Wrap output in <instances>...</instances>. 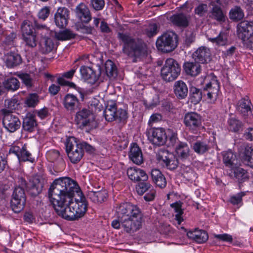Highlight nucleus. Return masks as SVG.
<instances>
[{"label": "nucleus", "instance_id": "obj_64", "mask_svg": "<svg viewBox=\"0 0 253 253\" xmlns=\"http://www.w3.org/2000/svg\"><path fill=\"white\" fill-rule=\"evenodd\" d=\"M244 46L251 50H253V37H251L246 41L243 42Z\"/></svg>", "mask_w": 253, "mask_h": 253}, {"label": "nucleus", "instance_id": "obj_24", "mask_svg": "<svg viewBox=\"0 0 253 253\" xmlns=\"http://www.w3.org/2000/svg\"><path fill=\"white\" fill-rule=\"evenodd\" d=\"M173 89L174 94L177 99L182 100L187 97L189 93L188 87L183 81L179 80L175 82Z\"/></svg>", "mask_w": 253, "mask_h": 253}, {"label": "nucleus", "instance_id": "obj_42", "mask_svg": "<svg viewBox=\"0 0 253 253\" xmlns=\"http://www.w3.org/2000/svg\"><path fill=\"white\" fill-rule=\"evenodd\" d=\"M236 158V156L231 151L226 152L223 155V162L225 166L231 169L234 167L235 165L234 161Z\"/></svg>", "mask_w": 253, "mask_h": 253}, {"label": "nucleus", "instance_id": "obj_51", "mask_svg": "<svg viewBox=\"0 0 253 253\" xmlns=\"http://www.w3.org/2000/svg\"><path fill=\"white\" fill-rule=\"evenodd\" d=\"M194 241L198 243H203L208 239L207 233L204 230H198Z\"/></svg>", "mask_w": 253, "mask_h": 253}, {"label": "nucleus", "instance_id": "obj_4", "mask_svg": "<svg viewBox=\"0 0 253 253\" xmlns=\"http://www.w3.org/2000/svg\"><path fill=\"white\" fill-rule=\"evenodd\" d=\"M220 90V83L216 77H213L203 89L191 86L189 89V100L193 104H198L203 98L214 102L217 98Z\"/></svg>", "mask_w": 253, "mask_h": 253}, {"label": "nucleus", "instance_id": "obj_38", "mask_svg": "<svg viewBox=\"0 0 253 253\" xmlns=\"http://www.w3.org/2000/svg\"><path fill=\"white\" fill-rule=\"evenodd\" d=\"M42 184L38 178L30 181L27 185V189L30 193L34 196L40 194L42 190Z\"/></svg>", "mask_w": 253, "mask_h": 253}, {"label": "nucleus", "instance_id": "obj_1", "mask_svg": "<svg viewBox=\"0 0 253 253\" xmlns=\"http://www.w3.org/2000/svg\"><path fill=\"white\" fill-rule=\"evenodd\" d=\"M48 197L57 214L68 221L78 220L87 211V202L77 183L68 177L55 179Z\"/></svg>", "mask_w": 253, "mask_h": 253}, {"label": "nucleus", "instance_id": "obj_28", "mask_svg": "<svg viewBox=\"0 0 253 253\" xmlns=\"http://www.w3.org/2000/svg\"><path fill=\"white\" fill-rule=\"evenodd\" d=\"M79 104L78 98L72 94H67L64 98V106L66 110L70 112H74L79 107Z\"/></svg>", "mask_w": 253, "mask_h": 253}, {"label": "nucleus", "instance_id": "obj_33", "mask_svg": "<svg viewBox=\"0 0 253 253\" xmlns=\"http://www.w3.org/2000/svg\"><path fill=\"white\" fill-rule=\"evenodd\" d=\"M251 101L248 97H246L239 101L237 109L245 117L248 116L249 113L253 115V110L251 108Z\"/></svg>", "mask_w": 253, "mask_h": 253}, {"label": "nucleus", "instance_id": "obj_29", "mask_svg": "<svg viewBox=\"0 0 253 253\" xmlns=\"http://www.w3.org/2000/svg\"><path fill=\"white\" fill-rule=\"evenodd\" d=\"M128 156L133 163L137 165H140L143 162L141 150L136 143H133L131 146Z\"/></svg>", "mask_w": 253, "mask_h": 253}, {"label": "nucleus", "instance_id": "obj_10", "mask_svg": "<svg viewBox=\"0 0 253 253\" xmlns=\"http://www.w3.org/2000/svg\"><path fill=\"white\" fill-rule=\"evenodd\" d=\"M24 190L20 187H15L10 201V207L15 213H19L24 208L26 203Z\"/></svg>", "mask_w": 253, "mask_h": 253}, {"label": "nucleus", "instance_id": "obj_61", "mask_svg": "<svg viewBox=\"0 0 253 253\" xmlns=\"http://www.w3.org/2000/svg\"><path fill=\"white\" fill-rule=\"evenodd\" d=\"M100 29L101 32L104 33H109L112 31L108 24L104 21L101 22Z\"/></svg>", "mask_w": 253, "mask_h": 253}, {"label": "nucleus", "instance_id": "obj_46", "mask_svg": "<svg viewBox=\"0 0 253 253\" xmlns=\"http://www.w3.org/2000/svg\"><path fill=\"white\" fill-rule=\"evenodd\" d=\"M244 13L243 10L238 6L231 9L229 12L230 18L234 21H239L243 18Z\"/></svg>", "mask_w": 253, "mask_h": 253}, {"label": "nucleus", "instance_id": "obj_57", "mask_svg": "<svg viewBox=\"0 0 253 253\" xmlns=\"http://www.w3.org/2000/svg\"><path fill=\"white\" fill-rule=\"evenodd\" d=\"M147 35L151 37L156 35L158 32V26L156 24H151L147 29Z\"/></svg>", "mask_w": 253, "mask_h": 253}, {"label": "nucleus", "instance_id": "obj_8", "mask_svg": "<svg viewBox=\"0 0 253 253\" xmlns=\"http://www.w3.org/2000/svg\"><path fill=\"white\" fill-rule=\"evenodd\" d=\"M180 72V66L178 62L172 58H169L161 69V77L166 82H172L178 77Z\"/></svg>", "mask_w": 253, "mask_h": 253}, {"label": "nucleus", "instance_id": "obj_58", "mask_svg": "<svg viewBox=\"0 0 253 253\" xmlns=\"http://www.w3.org/2000/svg\"><path fill=\"white\" fill-rule=\"evenodd\" d=\"M80 144L82 150H84L88 153L92 154L95 151V148L93 146L90 145L86 142H83L82 143H80Z\"/></svg>", "mask_w": 253, "mask_h": 253}, {"label": "nucleus", "instance_id": "obj_32", "mask_svg": "<svg viewBox=\"0 0 253 253\" xmlns=\"http://www.w3.org/2000/svg\"><path fill=\"white\" fill-rule=\"evenodd\" d=\"M183 69L186 74L192 77H195L201 72V66L200 63L195 61L186 62L184 63Z\"/></svg>", "mask_w": 253, "mask_h": 253}, {"label": "nucleus", "instance_id": "obj_56", "mask_svg": "<svg viewBox=\"0 0 253 253\" xmlns=\"http://www.w3.org/2000/svg\"><path fill=\"white\" fill-rule=\"evenodd\" d=\"M208 10V6L206 4H201L195 9V14L200 16H202Z\"/></svg>", "mask_w": 253, "mask_h": 253}, {"label": "nucleus", "instance_id": "obj_52", "mask_svg": "<svg viewBox=\"0 0 253 253\" xmlns=\"http://www.w3.org/2000/svg\"><path fill=\"white\" fill-rule=\"evenodd\" d=\"M18 105V100L16 98L6 99L4 101L5 107L10 110L15 109Z\"/></svg>", "mask_w": 253, "mask_h": 253}, {"label": "nucleus", "instance_id": "obj_26", "mask_svg": "<svg viewBox=\"0 0 253 253\" xmlns=\"http://www.w3.org/2000/svg\"><path fill=\"white\" fill-rule=\"evenodd\" d=\"M172 23L178 27L186 28L188 26L190 16L182 13L175 14L170 17Z\"/></svg>", "mask_w": 253, "mask_h": 253}, {"label": "nucleus", "instance_id": "obj_47", "mask_svg": "<svg viewBox=\"0 0 253 253\" xmlns=\"http://www.w3.org/2000/svg\"><path fill=\"white\" fill-rule=\"evenodd\" d=\"M39 102V96L37 93H31L26 98L25 104L29 107H35Z\"/></svg>", "mask_w": 253, "mask_h": 253}, {"label": "nucleus", "instance_id": "obj_5", "mask_svg": "<svg viewBox=\"0 0 253 253\" xmlns=\"http://www.w3.org/2000/svg\"><path fill=\"white\" fill-rule=\"evenodd\" d=\"M178 37L172 31H168L159 37L156 41V46L159 50L163 52H170L177 46Z\"/></svg>", "mask_w": 253, "mask_h": 253}, {"label": "nucleus", "instance_id": "obj_18", "mask_svg": "<svg viewBox=\"0 0 253 253\" xmlns=\"http://www.w3.org/2000/svg\"><path fill=\"white\" fill-rule=\"evenodd\" d=\"M136 190L139 195H142L146 192H149L144 196V199L146 201H151L155 197L156 191L153 189L151 184L147 181H141L136 185Z\"/></svg>", "mask_w": 253, "mask_h": 253}, {"label": "nucleus", "instance_id": "obj_20", "mask_svg": "<svg viewBox=\"0 0 253 253\" xmlns=\"http://www.w3.org/2000/svg\"><path fill=\"white\" fill-rule=\"evenodd\" d=\"M69 10L68 8L63 7L58 8L54 14V22L56 25L60 28L66 26L69 16Z\"/></svg>", "mask_w": 253, "mask_h": 253}, {"label": "nucleus", "instance_id": "obj_49", "mask_svg": "<svg viewBox=\"0 0 253 253\" xmlns=\"http://www.w3.org/2000/svg\"><path fill=\"white\" fill-rule=\"evenodd\" d=\"M217 3H220V0H217ZM211 14L210 17L218 21H221V8L220 5H213Z\"/></svg>", "mask_w": 253, "mask_h": 253}, {"label": "nucleus", "instance_id": "obj_34", "mask_svg": "<svg viewBox=\"0 0 253 253\" xmlns=\"http://www.w3.org/2000/svg\"><path fill=\"white\" fill-rule=\"evenodd\" d=\"M39 46L40 52L42 54H46L53 50L54 48V43L51 38L43 37L40 41Z\"/></svg>", "mask_w": 253, "mask_h": 253}, {"label": "nucleus", "instance_id": "obj_62", "mask_svg": "<svg viewBox=\"0 0 253 253\" xmlns=\"http://www.w3.org/2000/svg\"><path fill=\"white\" fill-rule=\"evenodd\" d=\"M181 172L184 177L188 179H190L191 178V175L193 174V170L188 167H186L183 169V171L181 170Z\"/></svg>", "mask_w": 253, "mask_h": 253}, {"label": "nucleus", "instance_id": "obj_35", "mask_svg": "<svg viewBox=\"0 0 253 253\" xmlns=\"http://www.w3.org/2000/svg\"><path fill=\"white\" fill-rule=\"evenodd\" d=\"M152 179L155 184L161 188L166 186L167 181L161 171L158 169H153L151 172Z\"/></svg>", "mask_w": 253, "mask_h": 253}, {"label": "nucleus", "instance_id": "obj_60", "mask_svg": "<svg viewBox=\"0 0 253 253\" xmlns=\"http://www.w3.org/2000/svg\"><path fill=\"white\" fill-rule=\"evenodd\" d=\"M162 119V116L160 114L156 113L151 115L149 121V124L157 123Z\"/></svg>", "mask_w": 253, "mask_h": 253}, {"label": "nucleus", "instance_id": "obj_6", "mask_svg": "<svg viewBox=\"0 0 253 253\" xmlns=\"http://www.w3.org/2000/svg\"><path fill=\"white\" fill-rule=\"evenodd\" d=\"M75 122L81 129L88 127L92 129L98 126V123L95 119L94 114L86 108H83L76 113Z\"/></svg>", "mask_w": 253, "mask_h": 253}, {"label": "nucleus", "instance_id": "obj_16", "mask_svg": "<svg viewBox=\"0 0 253 253\" xmlns=\"http://www.w3.org/2000/svg\"><path fill=\"white\" fill-rule=\"evenodd\" d=\"M238 152L242 162L253 168V147L247 144H243L240 146Z\"/></svg>", "mask_w": 253, "mask_h": 253}, {"label": "nucleus", "instance_id": "obj_25", "mask_svg": "<svg viewBox=\"0 0 253 253\" xmlns=\"http://www.w3.org/2000/svg\"><path fill=\"white\" fill-rule=\"evenodd\" d=\"M77 17L84 23H87L91 19L89 8L84 3L78 4L75 9Z\"/></svg>", "mask_w": 253, "mask_h": 253}, {"label": "nucleus", "instance_id": "obj_40", "mask_svg": "<svg viewBox=\"0 0 253 253\" xmlns=\"http://www.w3.org/2000/svg\"><path fill=\"white\" fill-rule=\"evenodd\" d=\"M2 84L4 87L8 90H16L20 86L19 82L14 77H11L5 79Z\"/></svg>", "mask_w": 253, "mask_h": 253}, {"label": "nucleus", "instance_id": "obj_59", "mask_svg": "<svg viewBox=\"0 0 253 253\" xmlns=\"http://www.w3.org/2000/svg\"><path fill=\"white\" fill-rule=\"evenodd\" d=\"M38 116L41 119H44L47 117L49 115L48 109L46 107H44L40 110L36 111Z\"/></svg>", "mask_w": 253, "mask_h": 253}, {"label": "nucleus", "instance_id": "obj_39", "mask_svg": "<svg viewBox=\"0 0 253 253\" xmlns=\"http://www.w3.org/2000/svg\"><path fill=\"white\" fill-rule=\"evenodd\" d=\"M192 148L196 153L201 155L209 151L211 146L206 141H197L193 144Z\"/></svg>", "mask_w": 253, "mask_h": 253}, {"label": "nucleus", "instance_id": "obj_41", "mask_svg": "<svg viewBox=\"0 0 253 253\" xmlns=\"http://www.w3.org/2000/svg\"><path fill=\"white\" fill-rule=\"evenodd\" d=\"M105 70L107 76L111 78H115L117 76V69L115 64L110 60H108L104 65Z\"/></svg>", "mask_w": 253, "mask_h": 253}, {"label": "nucleus", "instance_id": "obj_2", "mask_svg": "<svg viewBox=\"0 0 253 253\" xmlns=\"http://www.w3.org/2000/svg\"><path fill=\"white\" fill-rule=\"evenodd\" d=\"M117 219L112 222L115 229L123 228L127 233H133L142 226V214L140 209L129 203H122L117 207Z\"/></svg>", "mask_w": 253, "mask_h": 253}, {"label": "nucleus", "instance_id": "obj_45", "mask_svg": "<svg viewBox=\"0 0 253 253\" xmlns=\"http://www.w3.org/2000/svg\"><path fill=\"white\" fill-rule=\"evenodd\" d=\"M75 36L76 34L67 29L55 33V38L60 41H65L74 39Z\"/></svg>", "mask_w": 253, "mask_h": 253}, {"label": "nucleus", "instance_id": "obj_15", "mask_svg": "<svg viewBox=\"0 0 253 253\" xmlns=\"http://www.w3.org/2000/svg\"><path fill=\"white\" fill-rule=\"evenodd\" d=\"M183 123L189 130L194 132L197 131L202 125V117L196 112L187 113L184 115Z\"/></svg>", "mask_w": 253, "mask_h": 253}, {"label": "nucleus", "instance_id": "obj_44", "mask_svg": "<svg viewBox=\"0 0 253 253\" xmlns=\"http://www.w3.org/2000/svg\"><path fill=\"white\" fill-rule=\"evenodd\" d=\"M228 128L233 132L240 131L243 127V123L235 117H231L228 121Z\"/></svg>", "mask_w": 253, "mask_h": 253}, {"label": "nucleus", "instance_id": "obj_36", "mask_svg": "<svg viewBox=\"0 0 253 253\" xmlns=\"http://www.w3.org/2000/svg\"><path fill=\"white\" fill-rule=\"evenodd\" d=\"M117 105L113 101L109 102L104 111V116L106 121L112 122L115 120Z\"/></svg>", "mask_w": 253, "mask_h": 253}, {"label": "nucleus", "instance_id": "obj_21", "mask_svg": "<svg viewBox=\"0 0 253 253\" xmlns=\"http://www.w3.org/2000/svg\"><path fill=\"white\" fill-rule=\"evenodd\" d=\"M226 174L231 178H235L239 183L244 182L249 178L248 172L246 170L236 166L231 169H227Z\"/></svg>", "mask_w": 253, "mask_h": 253}, {"label": "nucleus", "instance_id": "obj_17", "mask_svg": "<svg viewBox=\"0 0 253 253\" xmlns=\"http://www.w3.org/2000/svg\"><path fill=\"white\" fill-rule=\"evenodd\" d=\"M253 35V22L243 21L237 25V35L239 39L245 42Z\"/></svg>", "mask_w": 253, "mask_h": 253}, {"label": "nucleus", "instance_id": "obj_55", "mask_svg": "<svg viewBox=\"0 0 253 253\" xmlns=\"http://www.w3.org/2000/svg\"><path fill=\"white\" fill-rule=\"evenodd\" d=\"M50 9L49 7L45 6L42 8L38 13V17L43 20H45L49 16Z\"/></svg>", "mask_w": 253, "mask_h": 253}, {"label": "nucleus", "instance_id": "obj_14", "mask_svg": "<svg viewBox=\"0 0 253 253\" xmlns=\"http://www.w3.org/2000/svg\"><path fill=\"white\" fill-rule=\"evenodd\" d=\"M1 112L5 114L2 119V124L7 131L14 132L20 128L21 122L17 116L10 113L5 114L7 112L6 109L1 110Z\"/></svg>", "mask_w": 253, "mask_h": 253}, {"label": "nucleus", "instance_id": "obj_22", "mask_svg": "<svg viewBox=\"0 0 253 253\" xmlns=\"http://www.w3.org/2000/svg\"><path fill=\"white\" fill-rule=\"evenodd\" d=\"M80 73L82 78L91 84L97 82L100 74V71L97 73L92 68L84 66L81 67Z\"/></svg>", "mask_w": 253, "mask_h": 253}, {"label": "nucleus", "instance_id": "obj_43", "mask_svg": "<svg viewBox=\"0 0 253 253\" xmlns=\"http://www.w3.org/2000/svg\"><path fill=\"white\" fill-rule=\"evenodd\" d=\"M182 203L180 201L176 202L170 205L171 208L174 209L175 212L176 214L175 215V219L177 221L178 224H180L181 222L183 220L181 216L183 213V210L181 209Z\"/></svg>", "mask_w": 253, "mask_h": 253}, {"label": "nucleus", "instance_id": "obj_30", "mask_svg": "<svg viewBox=\"0 0 253 253\" xmlns=\"http://www.w3.org/2000/svg\"><path fill=\"white\" fill-rule=\"evenodd\" d=\"M107 193L105 190L99 191H89L87 194V197L94 203L101 204L106 200Z\"/></svg>", "mask_w": 253, "mask_h": 253}, {"label": "nucleus", "instance_id": "obj_37", "mask_svg": "<svg viewBox=\"0 0 253 253\" xmlns=\"http://www.w3.org/2000/svg\"><path fill=\"white\" fill-rule=\"evenodd\" d=\"M22 62L21 56L15 52H10L6 55L5 64L8 68L16 67Z\"/></svg>", "mask_w": 253, "mask_h": 253}, {"label": "nucleus", "instance_id": "obj_9", "mask_svg": "<svg viewBox=\"0 0 253 253\" xmlns=\"http://www.w3.org/2000/svg\"><path fill=\"white\" fill-rule=\"evenodd\" d=\"M22 36L25 44L30 47L37 46V35L30 21L25 20L21 26Z\"/></svg>", "mask_w": 253, "mask_h": 253}, {"label": "nucleus", "instance_id": "obj_12", "mask_svg": "<svg viewBox=\"0 0 253 253\" xmlns=\"http://www.w3.org/2000/svg\"><path fill=\"white\" fill-rule=\"evenodd\" d=\"M9 153L15 154L19 162H30L34 163L35 159L32 157V154L27 150L26 144L18 143L12 146L9 149Z\"/></svg>", "mask_w": 253, "mask_h": 253}, {"label": "nucleus", "instance_id": "obj_50", "mask_svg": "<svg viewBox=\"0 0 253 253\" xmlns=\"http://www.w3.org/2000/svg\"><path fill=\"white\" fill-rule=\"evenodd\" d=\"M105 0H89V6L95 11L102 10L105 7Z\"/></svg>", "mask_w": 253, "mask_h": 253}, {"label": "nucleus", "instance_id": "obj_19", "mask_svg": "<svg viewBox=\"0 0 253 253\" xmlns=\"http://www.w3.org/2000/svg\"><path fill=\"white\" fill-rule=\"evenodd\" d=\"M194 61L201 64H206L211 60V53L210 48L202 46L199 47L192 55Z\"/></svg>", "mask_w": 253, "mask_h": 253}, {"label": "nucleus", "instance_id": "obj_48", "mask_svg": "<svg viewBox=\"0 0 253 253\" xmlns=\"http://www.w3.org/2000/svg\"><path fill=\"white\" fill-rule=\"evenodd\" d=\"M127 118V113L126 110L122 109L117 110L115 121L124 125L126 123Z\"/></svg>", "mask_w": 253, "mask_h": 253}, {"label": "nucleus", "instance_id": "obj_13", "mask_svg": "<svg viewBox=\"0 0 253 253\" xmlns=\"http://www.w3.org/2000/svg\"><path fill=\"white\" fill-rule=\"evenodd\" d=\"M149 141L156 146H162L165 144L167 136L163 128H151L147 131Z\"/></svg>", "mask_w": 253, "mask_h": 253}, {"label": "nucleus", "instance_id": "obj_53", "mask_svg": "<svg viewBox=\"0 0 253 253\" xmlns=\"http://www.w3.org/2000/svg\"><path fill=\"white\" fill-rule=\"evenodd\" d=\"M23 83L28 87H31L33 85V80L30 75L28 74H21L18 75Z\"/></svg>", "mask_w": 253, "mask_h": 253}, {"label": "nucleus", "instance_id": "obj_27", "mask_svg": "<svg viewBox=\"0 0 253 253\" xmlns=\"http://www.w3.org/2000/svg\"><path fill=\"white\" fill-rule=\"evenodd\" d=\"M175 152L181 161L183 162L189 160L190 150L186 142H179L175 147Z\"/></svg>", "mask_w": 253, "mask_h": 253}, {"label": "nucleus", "instance_id": "obj_3", "mask_svg": "<svg viewBox=\"0 0 253 253\" xmlns=\"http://www.w3.org/2000/svg\"><path fill=\"white\" fill-rule=\"evenodd\" d=\"M118 38L122 45V52L136 62L148 55L146 43L141 39L134 38L128 33H118Z\"/></svg>", "mask_w": 253, "mask_h": 253}, {"label": "nucleus", "instance_id": "obj_54", "mask_svg": "<svg viewBox=\"0 0 253 253\" xmlns=\"http://www.w3.org/2000/svg\"><path fill=\"white\" fill-rule=\"evenodd\" d=\"M245 196L244 192L239 193L230 198V202L233 205H241L242 203V197Z\"/></svg>", "mask_w": 253, "mask_h": 253}, {"label": "nucleus", "instance_id": "obj_31", "mask_svg": "<svg viewBox=\"0 0 253 253\" xmlns=\"http://www.w3.org/2000/svg\"><path fill=\"white\" fill-rule=\"evenodd\" d=\"M37 123L34 115L29 113L23 119L22 127L24 131L32 132L35 130Z\"/></svg>", "mask_w": 253, "mask_h": 253}, {"label": "nucleus", "instance_id": "obj_11", "mask_svg": "<svg viewBox=\"0 0 253 253\" xmlns=\"http://www.w3.org/2000/svg\"><path fill=\"white\" fill-rule=\"evenodd\" d=\"M157 160L163 166H165L170 170L176 169L178 166L177 158L172 153H169L167 150L160 151L157 155Z\"/></svg>", "mask_w": 253, "mask_h": 253}, {"label": "nucleus", "instance_id": "obj_63", "mask_svg": "<svg viewBox=\"0 0 253 253\" xmlns=\"http://www.w3.org/2000/svg\"><path fill=\"white\" fill-rule=\"evenodd\" d=\"M247 140L253 141V128H248L244 134Z\"/></svg>", "mask_w": 253, "mask_h": 253}, {"label": "nucleus", "instance_id": "obj_23", "mask_svg": "<svg viewBox=\"0 0 253 253\" xmlns=\"http://www.w3.org/2000/svg\"><path fill=\"white\" fill-rule=\"evenodd\" d=\"M127 174L129 178L134 182L148 181V176L146 172L137 167H130L127 170Z\"/></svg>", "mask_w": 253, "mask_h": 253}, {"label": "nucleus", "instance_id": "obj_7", "mask_svg": "<svg viewBox=\"0 0 253 253\" xmlns=\"http://www.w3.org/2000/svg\"><path fill=\"white\" fill-rule=\"evenodd\" d=\"M65 146L66 153L71 162L73 164L78 163L83 158L84 151L77 139L74 137L68 138Z\"/></svg>", "mask_w": 253, "mask_h": 253}]
</instances>
